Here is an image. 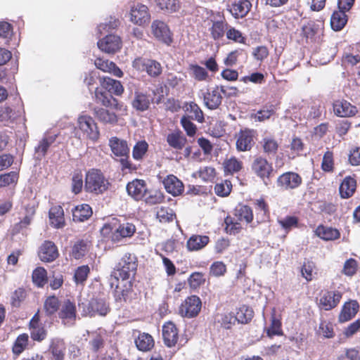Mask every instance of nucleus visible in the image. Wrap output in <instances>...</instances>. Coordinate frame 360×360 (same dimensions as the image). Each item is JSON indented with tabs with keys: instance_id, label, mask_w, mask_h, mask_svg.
I'll return each mask as SVG.
<instances>
[{
	"instance_id": "f257e3e1",
	"label": "nucleus",
	"mask_w": 360,
	"mask_h": 360,
	"mask_svg": "<svg viewBox=\"0 0 360 360\" xmlns=\"http://www.w3.org/2000/svg\"><path fill=\"white\" fill-rule=\"evenodd\" d=\"M234 217L227 216L224 219L225 231L230 235H235L242 230L241 223L249 224L253 222L252 209L247 205L239 204L233 210Z\"/></svg>"
},
{
	"instance_id": "f03ea898",
	"label": "nucleus",
	"mask_w": 360,
	"mask_h": 360,
	"mask_svg": "<svg viewBox=\"0 0 360 360\" xmlns=\"http://www.w3.org/2000/svg\"><path fill=\"white\" fill-rule=\"evenodd\" d=\"M111 186V184L103 172L96 168L89 169L85 174L84 190L86 192L102 195Z\"/></svg>"
},
{
	"instance_id": "7ed1b4c3",
	"label": "nucleus",
	"mask_w": 360,
	"mask_h": 360,
	"mask_svg": "<svg viewBox=\"0 0 360 360\" xmlns=\"http://www.w3.org/2000/svg\"><path fill=\"white\" fill-rule=\"evenodd\" d=\"M136 232V226L132 223L126 222L114 228L110 224L103 225L101 230L103 240L112 243L120 242L122 238H130Z\"/></svg>"
},
{
	"instance_id": "20e7f679",
	"label": "nucleus",
	"mask_w": 360,
	"mask_h": 360,
	"mask_svg": "<svg viewBox=\"0 0 360 360\" xmlns=\"http://www.w3.org/2000/svg\"><path fill=\"white\" fill-rule=\"evenodd\" d=\"M252 172L259 178L266 185L274 175V169L272 162L266 157L255 156L251 164Z\"/></svg>"
},
{
	"instance_id": "39448f33",
	"label": "nucleus",
	"mask_w": 360,
	"mask_h": 360,
	"mask_svg": "<svg viewBox=\"0 0 360 360\" xmlns=\"http://www.w3.org/2000/svg\"><path fill=\"white\" fill-rule=\"evenodd\" d=\"M319 295L320 297L316 301L318 307L321 310L330 311L339 305L343 293L338 290H323Z\"/></svg>"
},
{
	"instance_id": "423d86ee",
	"label": "nucleus",
	"mask_w": 360,
	"mask_h": 360,
	"mask_svg": "<svg viewBox=\"0 0 360 360\" xmlns=\"http://www.w3.org/2000/svg\"><path fill=\"white\" fill-rule=\"evenodd\" d=\"M202 309L200 298L195 295L188 296L179 307V314L186 319L197 317Z\"/></svg>"
},
{
	"instance_id": "0eeeda50",
	"label": "nucleus",
	"mask_w": 360,
	"mask_h": 360,
	"mask_svg": "<svg viewBox=\"0 0 360 360\" xmlns=\"http://www.w3.org/2000/svg\"><path fill=\"white\" fill-rule=\"evenodd\" d=\"M132 67L139 72H146L150 77H158L162 74L161 64L153 59L143 57L136 58L132 62Z\"/></svg>"
},
{
	"instance_id": "6e6552de",
	"label": "nucleus",
	"mask_w": 360,
	"mask_h": 360,
	"mask_svg": "<svg viewBox=\"0 0 360 360\" xmlns=\"http://www.w3.org/2000/svg\"><path fill=\"white\" fill-rule=\"evenodd\" d=\"M137 269V264L131 254H125L118 263L113 274L117 281L119 278L125 281L129 278L131 274H134Z\"/></svg>"
},
{
	"instance_id": "1a4fd4ad",
	"label": "nucleus",
	"mask_w": 360,
	"mask_h": 360,
	"mask_svg": "<svg viewBox=\"0 0 360 360\" xmlns=\"http://www.w3.org/2000/svg\"><path fill=\"white\" fill-rule=\"evenodd\" d=\"M110 311V307L108 300L105 297H96L91 299L86 307L84 309L82 315L90 317L96 315L105 316Z\"/></svg>"
},
{
	"instance_id": "9d476101",
	"label": "nucleus",
	"mask_w": 360,
	"mask_h": 360,
	"mask_svg": "<svg viewBox=\"0 0 360 360\" xmlns=\"http://www.w3.org/2000/svg\"><path fill=\"white\" fill-rule=\"evenodd\" d=\"M257 131L253 129L245 128L240 129L236 135V150L239 152H246L252 150L255 144Z\"/></svg>"
},
{
	"instance_id": "9b49d317",
	"label": "nucleus",
	"mask_w": 360,
	"mask_h": 360,
	"mask_svg": "<svg viewBox=\"0 0 360 360\" xmlns=\"http://www.w3.org/2000/svg\"><path fill=\"white\" fill-rule=\"evenodd\" d=\"M28 329L31 339L37 342L45 340L48 336V330L41 321L39 309L33 315L28 323Z\"/></svg>"
},
{
	"instance_id": "f8f14e48",
	"label": "nucleus",
	"mask_w": 360,
	"mask_h": 360,
	"mask_svg": "<svg viewBox=\"0 0 360 360\" xmlns=\"http://www.w3.org/2000/svg\"><path fill=\"white\" fill-rule=\"evenodd\" d=\"M302 177L295 172H285L276 179V186L283 191H293L302 184Z\"/></svg>"
},
{
	"instance_id": "ddd939ff",
	"label": "nucleus",
	"mask_w": 360,
	"mask_h": 360,
	"mask_svg": "<svg viewBox=\"0 0 360 360\" xmlns=\"http://www.w3.org/2000/svg\"><path fill=\"white\" fill-rule=\"evenodd\" d=\"M94 101L97 104H100L106 108H111L116 111H125L126 107L123 103L120 102L117 98L112 96V94L107 91L96 88L94 91Z\"/></svg>"
},
{
	"instance_id": "4468645a",
	"label": "nucleus",
	"mask_w": 360,
	"mask_h": 360,
	"mask_svg": "<svg viewBox=\"0 0 360 360\" xmlns=\"http://www.w3.org/2000/svg\"><path fill=\"white\" fill-rule=\"evenodd\" d=\"M58 315L63 324H75L77 318L75 300L69 298L64 300L60 304Z\"/></svg>"
},
{
	"instance_id": "2eb2a0df",
	"label": "nucleus",
	"mask_w": 360,
	"mask_h": 360,
	"mask_svg": "<svg viewBox=\"0 0 360 360\" xmlns=\"http://www.w3.org/2000/svg\"><path fill=\"white\" fill-rule=\"evenodd\" d=\"M77 124L79 129L83 131L89 139L96 141L99 138V131L97 124L89 115H82L78 117Z\"/></svg>"
},
{
	"instance_id": "dca6fc26",
	"label": "nucleus",
	"mask_w": 360,
	"mask_h": 360,
	"mask_svg": "<svg viewBox=\"0 0 360 360\" xmlns=\"http://www.w3.org/2000/svg\"><path fill=\"white\" fill-rule=\"evenodd\" d=\"M151 31L153 36L162 43L169 46L172 41V34L168 26L162 21L155 20L152 22Z\"/></svg>"
},
{
	"instance_id": "f3484780",
	"label": "nucleus",
	"mask_w": 360,
	"mask_h": 360,
	"mask_svg": "<svg viewBox=\"0 0 360 360\" xmlns=\"http://www.w3.org/2000/svg\"><path fill=\"white\" fill-rule=\"evenodd\" d=\"M164 185L166 191L173 196H179L184 193V185L183 182L175 175L168 174L162 179L160 176H158Z\"/></svg>"
},
{
	"instance_id": "a211bd4d",
	"label": "nucleus",
	"mask_w": 360,
	"mask_h": 360,
	"mask_svg": "<svg viewBox=\"0 0 360 360\" xmlns=\"http://www.w3.org/2000/svg\"><path fill=\"white\" fill-rule=\"evenodd\" d=\"M150 14L148 8L142 4H138L131 7L130 11V20L136 25L143 26L149 23Z\"/></svg>"
},
{
	"instance_id": "6ab92c4d",
	"label": "nucleus",
	"mask_w": 360,
	"mask_h": 360,
	"mask_svg": "<svg viewBox=\"0 0 360 360\" xmlns=\"http://www.w3.org/2000/svg\"><path fill=\"white\" fill-rule=\"evenodd\" d=\"M126 188L128 195L136 201L143 200L148 193L147 184L143 179H135L129 181Z\"/></svg>"
},
{
	"instance_id": "aec40b11",
	"label": "nucleus",
	"mask_w": 360,
	"mask_h": 360,
	"mask_svg": "<svg viewBox=\"0 0 360 360\" xmlns=\"http://www.w3.org/2000/svg\"><path fill=\"white\" fill-rule=\"evenodd\" d=\"M98 47L107 53H115L122 48L121 38L115 34H108L97 42Z\"/></svg>"
},
{
	"instance_id": "412c9836",
	"label": "nucleus",
	"mask_w": 360,
	"mask_h": 360,
	"mask_svg": "<svg viewBox=\"0 0 360 360\" xmlns=\"http://www.w3.org/2000/svg\"><path fill=\"white\" fill-rule=\"evenodd\" d=\"M38 256L44 262H53L59 256L58 248L53 241L44 240L39 247Z\"/></svg>"
},
{
	"instance_id": "4be33fe9",
	"label": "nucleus",
	"mask_w": 360,
	"mask_h": 360,
	"mask_svg": "<svg viewBox=\"0 0 360 360\" xmlns=\"http://www.w3.org/2000/svg\"><path fill=\"white\" fill-rule=\"evenodd\" d=\"M252 4L249 0H235L228 5L227 10L235 19L245 18L250 11Z\"/></svg>"
},
{
	"instance_id": "5701e85b",
	"label": "nucleus",
	"mask_w": 360,
	"mask_h": 360,
	"mask_svg": "<svg viewBox=\"0 0 360 360\" xmlns=\"http://www.w3.org/2000/svg\"><path fill=\"white\" fill-rule=\"evenodd\" d=\"M259 144L263 154L269 158L276 157L280 149V143L272 136L263 137Z\"/></svg>"
},
{
	"instance_id": "b1692460",
	"label": "nucleus",
	"mask_w": 360,
	"mask_h": 360,
	"mask_svg": "<svg viewBox=\"0 0 360 360\" xmlns=\"http://www.w3.org/2000/svg\"><path fill=\"white\" fill-rule=\"evenodd\" d=\"M359 304L356 300H349L342 306L338 315V321L345 323L355 317L359 310Z\"/></svg>"
},
{
	"instance_id": "393cba45",
	"label": "nucleus",
	"mask_w": 360,
	"mask_h": 360,
	"mask_svg": "<svg viewBox=\"0 0 360 360\" xmlns=\"http://www.w3.org/2000/svg\"><path fill=\"white\" fill-rule=\"evenodd\" d=\"M162 338L165 345L168 347H174L179 340V330L172 321H167L162 326Z\"/></svg>"
},
{
	"instance_id": "a878e982",
	"label": "nucleus",
	"mask_w": 360,
	"mask_h": 360,
	"mask_svg": "<svg viewBox=\"0 0 360 360\" xmlns=\"http://www.w3.org/2000/svg\"><path fill=\"white\" fill-rule=\"evenodd\" d=\"M333 109L335 115L341 117H352L357 112L356 106L343 99L335 101Z\"/></svg>"
},
{
	"instance_id": "bb28decb",
	"label": "nucleus",
	"mask_w": 360,
	"mask_h": 360,
	"mask_svg": "<svg viewBox=\"0 0 360 360\" xmlns=\"http://www.w3.org/2000/svg\"><path fill=\"white\" fill-rule=\"evenodd\" d=\"M221 92H224V91L220 90L218 86H216L212 90H208L204 94V103L207 108L215 110L219 107L223 99Z\"/></svg>"
},
{
	"instance_id": "cd10ccee",
	"label": "nucleus",
	"mask_w": 360,
	"mask_h": 360,
	"mask_svg": "<svg viewBox=\"0 0 360 360\" xmlns=\"http://www.w3.org/2000/svg\"><path fill=\"white\" fill-rule=\"evenodd\" d=\"M96 67L104 72L112 74L117 77L123 76V72L120 68L112 61L104 60L102 58H97L94 61Z\"/></svg>"
},
{
	"instance_id": "c85d7f7f",
	"label": "nucleus",
	"mask_w": 360,
	"mask_h": 360,
	"mask_svg": "<svg viewBox=\"0 0 360 360\" xmlns=\"http://www.w3.org/2000/svg\"><path fill=\"white\" fill-rule=\"evenodd\" d=\"M229 24L223 15L220 20L212 21L210 28V35L214 41L221 40L226 34Z\"/></svg>"
},
{
	"instance_id": "c756f323",
	"label": "nucleus",
	"mask_w": 360,
	"mask_h": 360,
	"mask_svg": "<svg viewBox=\"0 0 360 360\" xmlns=\"http://www.w3.org/2000/svg\"><path fill=\"white\" fill-rule=\"evenodd\" d=\"M50 224L56 229L63 228L65 224L64 210L62 206L55 205L51 207L49 212Z\"/></svg>"
},
{
	"instance_id": "7c9ffc66",
	"label": "nucleus",
	"mask_w": 360,
	"mask_h": 360,
	"mask_svg": "<svg viewBox=\"0 0 360 360\" xmlns=\"http://www.w3.org/2000/svg\"><path fill=\"white\" fill-rule=\"evenodd\" d=\"M109 146L112 153L116 157L127 156L129 154V148L127 142L114 136L109 140Z\"/></svg>"
},
{
	"instance_id": "2f4dec72",
	"label": "nucleus",
	"mask_w": 360,
	"mask_h": 360,
	"mask_svg": "<svg viewBox=\"0 0 360 360\" xmlns=\"http://www.w3.org/2000/svg\"><path fill=\"white\" fill-rule=\"evenodd\" d=\"M92 110L95 117L102 123L115 124L118 121L117 115L113 112H110L109 110L100 107H94Z\"/></svg>"
},
{
	"instance_id": "473e14b6",
	"label": "nucleus",
	"mask_w": 360,
	"mask_h": 360,
	"mask_svg": "<svg viewBox=\"0 0 360 360\" xmlns=\"http://www.w3.org/2000/svg\"><path fill=\"white\" fill-rule=\"evenodd\" d=\"M256 210V223L261 224L268 220L269 217V207L263 198L257 199L254 202Z\"/></svg>"
},
{
	"instance_id": "72a5a7b5",
	"label": "nucleus",
	"mask_w": 360,
	"mask_h": 360,
	"mask_svg": "<svg viewBox=\"0 0 360 360\" xmlns=\"http://www.w3.org/2000/svg\"><path fill=\"white\" fill-rule=\"evenodd\" d=\"M100 82L102 88L110 94L121 96L124 92V87L118 80L104 77L101 79Z\"/></svg>"
},
{
	"instance_id": "f704fd0d",
	"label": "nucleus",
	"mask_w": 360,
	"mask_h": 360,
	"mask_svg": "<svg viewBox=\"0 0 360 360\" xmlns=\"http://www.w3.org/2000/svg\"><path fill=\"white\" fill-rule=\"evenodd\" d=\"M315 235L323 240H335L340 237V231L333 227L319 225L315 230Z\"/></svg>"
},
{
	"instance_id": "c9c22d12",
	"label": "nucleus",
	"mask_w": 360,
	"mask_h": 360,
	"mask_svg": "<svg viewBox=\"0 0 360 360\" xmlns=\"http://www.w3.org/2000/svg\"><path fill=\"white\" fill-rule=\"evenodd\" d=\"M346 11L339 9L335 11L330 18L331 28L334 31H340L346 25L348 21V16L346 14Z\"/></svg>"
},
{
	"instance_id": "e433bc0d",
	"label": "nucleus",
	"mask_w": 360,
	"mask_h": 360,
	"mask_svg": "<svg viewBox=\"0 0 360 360\" xmlns=\"http://www.w3.org/2000/svg\"><path fill=\"white\" fill-rule=\"evenodd\" d=\"M210 242L207 236L193 234L186 242V248L189 251H198L204 248Z\"/></svg>"
},
{
	"instance_id": "4c0bfd02",
	"label": "nucleus",
	"mask_w": 360,
	"mask_h": 360,
	"mask_svg": "<svg viewBox=\"0 0 360 360\" xmlns=\"http://www.w3.org/2000/svg\"><path fill=\"white\" fill-rule=\"evenodd\" d=\"M356 188V181L354 178L347 176L340 184L339 191L342 198H349L352 196Z\"/></svg>"
},
{
	"instance_id": "58836bf2",
	"label": "nucleus",
	"mask_w": 360,
	"mask_h": 360,
	"mask_svg": "<svg viewBox=\"0 0 360 360\" xmlns=\"http://www.w3.org/2000/svg\"><path fill=\"white\" fill-rule=\"evenodd\" d=\"M49 351L55 360H65L66 345L62 339H53L49 345Z\"/></svg>"
},
{
	"instance_id": "ea45409f",
	"label": "nucleus",
	"mask_w": 360,
	"mask_h": 360,
	"mask_svg": "<svg viewBox=\"0 0 360 360\" xmlns=\"http://www.w3.org/2000/svg\"><path fill=\"white\" fill-rule=\"evenodd\" d=\"M134 342L137 349L141 352L150 351L155 345L153 336L147 333H140Z\"/></svg>"
},
{
	"instance_id": "a19ab883",
	"label": "nucleus",
	"mask_w": 360,
	"mask_h": 360,
	"mask_svg": "<svg viewBox=\"0 0 360 360\" xmlns=\"http://www.w3.org/2000/svg\"><path fill=\"white\" fill-rule=\"evenodd\" d=\"M167 142L170 147L179 150L185 147L187 139L182 131L176 130L168 134L167 136Z\"/></svg>"
},
{
	"instance_id": "79ce46f5",
	"label": "nucleus",
	"mask_w": 360,
	"mask_h": 360,
	"mask_svg": "<svg viewBox=\"0 0 360 360\" xmlns=\"http://www.w3.org/2000/svg\"><path fill=\"white\" fill-rule=\"evenodd\" d=\"M92 209L88 204H82L76 206L72 210L74 221L83 222L92 216Z\"/></svg>"
},
{
	"instance_id": "37998d69",
	"label": "nucleus",
	"mask_w": 360,
	"mask_h": 360,
	"mask_svg": "<svg viewBox=\"0 0 360 360\" xmlns=\"http://www.w3.org/2000/svg\"><path fill=\"white\" fill-rule=\"evenodd\" d=\"M321 30L322 28L319 24L316 23L315 21L309 20L302 25L301 36L305 38L307 41H308L309 39L312 41Z\"/></svg>"
},
{
	"instance_id": "c03bdc74",
	"label": "nucleus",
	"mask_w": 360,
	"mask_h": 360,
	"mask_svg": "<svg viewBox=\"0 0 360 360\" xmlns=\"http://www.w3.org/2000/svg\"><path fill=\"white\" fill-rule=\"evenodd\" d=\"M131 105L136 110L141 112L147 110L150 105L149 95L143 92L135 91Z\"/></svg>"
},
{
	"instance_id": "a18cd8bd",
	"label": "nucleus",
	"mask_w": 360,
	"mask_h": 360,
	"mask_svg": "<svg viewBox=\"0 0 360 360\" xmlns=\"http://www.w3.org/2000/svg\"><path fill=\"white\" fill-rule=\"evenodd\" d=\"M276 309L274 308L271 314V324L266 330V334L270 338L283 334L281 318L276 316Z\"/></svg>"
},
{
	"instance_id": "49530a36",
	"label": "nucleus",
	"mask_w": 360,
	"mask_h": 360,
	"mask_svg": "<svg viewBox=\"0 0 360 360\" xmlns=\"http://www.w3.org/2000/svg\"><path fill=\"white\" fill-rule=\"evenodd\" d=\"M61 302L55 295L49 296L44 302V310L47 316H51L60 310Z\"/></svg>"
},
{
	"instance_id": "de8ad7c7",
	"label": "nucleus",
	"mask_w": 360,
	"mask_h": 360,
	"mask_svg": "<svg viewBox=\"0 0 360 360\" xmlns=\"http://www.w3.org/2000/svg\"><path fill=\"white\" fill-rule=\"evenodd\" d=\"M29 345V335L23 333L20 334L14 341L12 346V352L15 356H19L27 348Z\"/></svg>"
},
{
	"instance_id": "09e8293b",
	"label": "nucleus",
	"mask_w": 360,
	"mask_h": 360,
	"mask_svg": "<svg viewBox=\"0 0 360 360\" xmlns=\"http://www.w3.org/2000/svg\"><path fill=\"white\" fill-rule=\"evenodd\" d=\"M254 316V311L252 308L246 305H242L236 311V319L238 323L247 324L250 323Z\"/></svg>"
},
{
	"instance_id": "8fccbe9b",
	"label": "nucleus",
	"mask_w": 360,
	"mask_h": 360,
	"mask_svg": "<svg viewBox=\"0 0 360 360\" xmlns=\"http://www.w3.org/2000/svg\"><path fill=\"white\" fill-rule=\"evenodd\" d=\"M276 111L273 105L269 106H264L262 109L258 110L256 113L250 115V118L254 120L255 122H263L269 120L274 115Z\"/></svg>"
},
{
	"instance_id": "3c124183",
	"label": "nucleus",
	"mask_w": 360,
	"mask_h": 360,
	"mask_svg": "<svg viewBox=\"0 0 360 360\" xmlns=\"http://www.w3.org/2000/svg\"><path fill=\"white\" fill-rule=\"evenodd\" d=\"M224 171L226 174H233L240 172L243 168V162L233 156L224 160Z\"/></svg>"
},
{
	"instance_id": "603ef678",
	"label": "nucleus",
	"mask_w": 360,
	"mask_h": 360,
	"mask_svg": "<svg viewBox=\"0 0 360 360\" xmlns=\"http://www.w3.org/2000/svg\"><path fill=\"white\" fill-rule=\"evenodd\" d=\"M156 218L160 223H169L174 220L176 214L169 207H160L157 209Z\"/></svg>"
},
{
	"instance_id": "864d4df0",
	"label": "nucleus",
	"mask_w": 360,
	"mask_h": 360,
	"mask_svg": "<svg viewBox=\"0 0 360 360\" xmlns=\"http://www.w3.org/2000/svg\"><path fill=\"white\" fill-rule=\"evenodd\" d=\"M32 282L39 288H42L48 281L47 271L42 266L34 269L32 274Z\"/></svg>"
},
{
	"instance_id": "5fc2aeb1",
	"label": "nucleus",
	"mask_w": 360,
	"mask_h": 360,
	"mask_svg": "<svg viewBox=\"0 0 360 360\" xmlns=\"http://www.w3.org/2000/svg\"><path fill=\"white\" fill-rule=\"evenodd\" d=\"M186 111L191 114V115L188 116L192 120H194L199 123H202L205 121L202 110L195 102L191 101L188 103L186 105Z\"/></svg>"
},
{
	"instance_id": "6e6d98bb",
	"label": "nucleus",
	"mask_w": 360,
	"mask_h": 360,
	"mask_svg": "<svg viewBox=\"0 0 360 360\" xmlns=\"http://www.w3.org/2000/svg\"><path fill=\"white\" fill-rule=\"evenodd\" d=\"M226 39L234 43L245 44L246 37L243 33L236 27L229 25L226 34Z\"/></svg>"
},
{
	"instance_id": "4d7b16f0",
	"label": "nucleus",
	"mask_w": 360,
	"mask_h": 360,
	"mask_svg": "<svg viewBox=\"0 0 360 360\" xmlns=\"http://www.w3.org/2000/svg\"><path fill=\"white\" fill-rule=\"evenodd\" d=\"M157 6L168 13H174L180 8L179 0H155Z\"/></svg>"
},
{
	"instance_id": "13d9d810",
	"label": "nucleus",
	"mask_w": 360,
	"mask_h": 360,
	"mask_svg": "<svg viewBox=\"0 0 360 360\" xmlns=\"http://www.w3.org/2000/svg\"><path fill=\"white\" fill-rule=\"evenodd\" d=\"M56 136L43 138L35 147V153L39 158L45 157L50 146L56 141Z\"/></svg>"
},
{
	"instance_id": "bf43d9fd",
	"label": "nucleus",
	"mask_w": 360,
	"mask_h": 360,
	"mask_svg": "<svg viewBox=\"0 0 360 360\" xmlns=\"http://www.w3.org/2000/svg\"><path fill=\"white\" fill-rule=\"evenodd\" d=\"M88 250L87 242L84 240L77 241L72 248L70 255L75 259L82 258Z\"/></svg>"
},
{
	"instance_id": "052dcab7",
	"label": "nucleus",
	"mask_w": 360,
	"mask_h": 360,
	"mask_svg": "<svg viewBox=\"0 0 360 360\" xmlns=\"http://www.w3.org/2000/svg\"><path fill=\"white\" fill-rule=\"evenodd\" d=\"M278 223L286 233H288L292 229L298 227L299 219L295 216H286L278 219Z\"/></svg>"
},
{
	"instance_id": "680f3d73",
	"label": "nucleus",
	"mask_w": 360,
	"mask_h": 360,
	"mask_svg": "<svg viewBox=\"0 0 360 360\" xmlns=\"http://www.w3.org/2000/svg\"><path fill=\"white\" fill-rule=\"evenodd\" d=\"M84 187L83 175L81 171L74 172L72 177L71 190L75 194H79Z\"/></svg>"
},
{
	"instance_id": "e2e57ef3",
	"label": "nucleus",
	"mask_w": 360,
	"mask_h": 360,
	"mask_svg": "<svg viewBox=\"0 0 360 360\" xmlns=\"http://www.w3.org/2000/svg\"><path fill=\"white\" fill-rule=\"evenodd\" d=\"M27 296L26 290L24 288H18L15 290L11 297V305L13 307L18 308L21 303L25 300Z\"/></svg>"
},
{
	"instance_id": "0e129e2a",
	"label": "nucleus",
	"mask_w": 360,
	"mask_h": 360,
	"mask_svg": "<svg viewBox=\"0 0 360 360\" xmlns=\"http://www.w3.org/2000/svg\"><path fill=\"white\" fill-rule=\"evenodd\" d=\"M289 147L290 149L289 158L293 159L300 155V153L304 150V144L300 138L293 137Z\"/></svg>"
},
{
	"instance_id": "69168bd1",
	"label": "nucleus",
	"mask_w": 360,
	"mask_h": 360,
	"mask_svg": "<svg viewBox=\"0 0 360 360\" xmlns=\"http://www.w3.org/2000/svg\"><path fill=\"white\" fill-rule=\"evenodd\" d=\"M148 144L146 141H138L133 148L132 156L136 160H141L148 151Z\"/></svg>"
},
{
	"instance_id": "338daca9",
	"label": "nucleus",
	"mask_w": 360,
	"mask_h": 360,
	"mask_svg": "<svg viewBox=\"0 0 360 360\" xmlns=\"http://www.w3.org/2000/svg\"><path fill=\"white\" fill-rule=\"evenodd\" d=\"M227 269L221 261L214 262L210 267V275L214 277H221L225 275Z\"/></svg>"
},
{
	"instance_id": "774afa93",
	"label": "nucleus",
	"mask_w": 360,
	"mask_h": 360,
	"mask_svg": "<svg viewBox=\"0 0 360 360\" xmlns=\"http://www.w3.org/2000/svg\"><path fill=\"white\" fill-rule=\"evenodd\" d=\"M192 120L190 118L188 115H184L180 120V123L186 132V134L190 136L193 137L195 136L197 131V127L196 125L191 122Z\"/></svg>"
}]
</instances>
